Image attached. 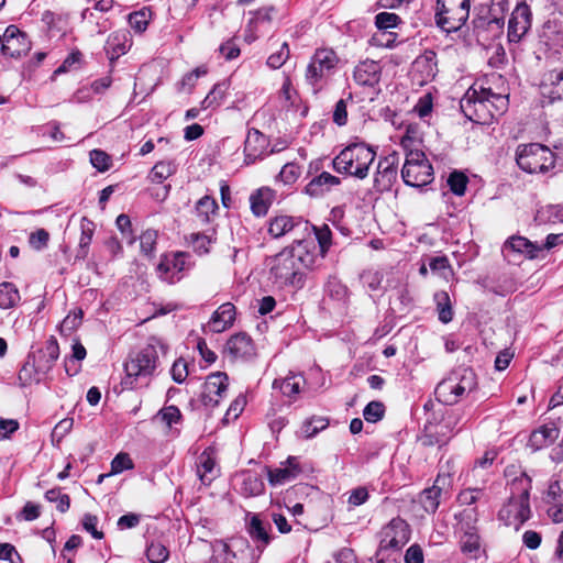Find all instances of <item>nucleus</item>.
Masks as SVG:
<instances>
[{
	"label": "nucleus",
	"instance_id": "2",
	"mask_svg": "<svg viewBox=\"0 0 563 563\" xmlns=\"http://www.w3.org/2000/svg\"><path fill=\"white\" fill-rule=\"evenodd\" d=\"M157 341L152 340L139 352L129 356L124 364L125 377L122 379L123 388L134 389L147 385L158 365Z\"/></svg>",
	"mask_w": 563,
	"mask_h": 563
},
{
	"label": "nucleus",
	"instance_id": "57",
	"mask_svg": "<svg viewBox=\"0 0 563 563\" xmlns=\"http://www.w3.org/2000/svg\"><path fill=\"white\" fill-rule=\"evenodd\" d=\"M233 558H235V554L225 542L219 541L216 543L213 563H232Z\"/></svg>",
	"mask_w": 563,
	"mask_h": 563
},
{
	"label": "nucleus",
	"instance_id": "50",
	"mask_svg": "<svg viewBox=\"0 0 563 563\" xmlns=\"http://www.w3.org/2000/svg\"><path fill=\"white\" fill-rule=\"evenodd\" d=\"M227 91V87L224 84H217L213 86L211 91L206 96V98L201 102V107L203 109H208L214 106H218L220 101L223 99Z\"/></svg>",
	"mask_w": 563,
	"mask_h": 563
},
{
	"label": "nucleus",
	"instance_id": "13",
	"mask_svg": "<svg viewBox=\"0 0 563 563\" xmlns=\"http://www.w3.org/2000/svg\"><path fill=\"white\" fill-rule=\"evenodd\" d=\"M399 154L393 152L379 159L374 178V186L378 191L389 190L397 179Z\"/></svg>",
	"mask_w": 563,
	"mask_h": 563
},
{
	"label": "nucleus",
	"instance_id": "11",
	"mask_svg": "<svg viewBox=\"0 0 563 563\" xmlns=\"http://www.w3.org/2000/svg\"><path fill=\"white\" fill-rule=\"evenodd\" d=\"M336 63L338 57L332 49H317L306 70L308 84L312 87L319 86L323 79L330 76Z\"/></svg>",
	"mask_w": 563,
	"mask_h": 563
},
{
	"label": "nucleus",
	"instance_id": "12",
	"mask_svg": "<svg viewBox=\"0 0 563 563\" xmlns=\"http://www.w3.org/2000/svg\"><path fill=\"white\" fill-rule=\"evenodd\" d=\"M31 49L27 35L15 25H9L3 33L1 53L11 58H19Z\"/></svg>",
	"mask_w": 563,
	"mask_h": 563
},
{
	"label": "nucleus",
	"instance_id": "8",
	"mask_svg": "<svg viewBox=\"0 0 563 563\" xmlns=\"http://www.w3.org/2000/svg\"><path fill=\"white\" fill-rule=\"evenodd\" d=\"M487 100L485 88L477 89L473 86L461 99L460 107L468 120L478 124H489L495 118V112Z\"/></svg>",
	"mask_w": 563,
	"mask_h": 563
},
{
	"label": "nucleus",
	"instance_id": "22",
	"mask_svg": "<svg viewBox=\"0 0 563 563\" xmlns=\"http://www.w3.org/2000/svg\"><path fill=\"white\" fill-rule=\"evenodd\" d=\"M227 351L233 358H249L255 355L253 341L245 333L232 335L227 342Z\"/></svg>",
	"mask_w": 563,
	"mask_h": 563
},
{
	"label": "nucleus",
	"instance_id": "30",
	"mask_svg": "<svg viewBox=\"0 0 563 563\" xmlns=\"http://www.w3.org/2000/svg\"><path fill=\"white\" fill-rule=\"evenodd\" d=\"M558 437L559 429L554 424L543 426L531 433L529 442L534 449H541L553 443Z\"/></svg>",
	"mask_w": 563,
	"mask_h": 563
},
{
	"label": "nucleus",
	"instance_id": "20",
	"mask_svg": "<svg viewBox=\"0 0 563 563\" xmlns=\"http://www.w3.org/2000/svg\"><path fill=\"white\" fill-rule=\"evenodd\" d=\"M450 484V476L439 474L434 481V484L426 488L420 494V503L423 509L429 514H434L440 505L441 496L446 486Z\"/></svg>",
	"mask_w": 563,
	"mask_h": 563
},
{
	"label": "nucleus",
	"instance_id": "59",
	"mask_svg": "<svg viewBox=\"0 0 563 563\" xmlns=\"http://www.w3.org/2000/svg\"><path fill=\"white\" fill-rule=\"evenodd\" d=\"M162 421H164L168 427H172L174 423H178L181 420V412L176 406H166L162 408L158 413Z\"/></svg>",
	"mask_w": 563,
	"mask_h": 563
},
{
	"label": "nucleus",
	"instance_id": "55",
	"mask_svg": "<svg viewBox=\"0 0 563 563\" xmlns=\"http://www.w3.org/2000/svg\"><path fill=\"white\" fill-rule=\"evenodd\" d=\"M361 282L371 290L380 289L383 283V274L378 271L367 269L361 274Z\"/></svg>",
	"mask_w": 563,
	"mask_h": 563
},
{
	"label": "nucleus",
	"instance_id": "6",
	"mask_svg": "<svg viewBox=\"0 0 563 563\" xmlns=\"http://www.w3.org/2000/svg\"><path fill=\"white\" fill-rule=\"evenodd\" d=\"M470 0H437L434 20L444 32L459 31L470 16Z\"/></svg>",
	"mask_w": 563,
	"mask_h": 563
},
{
	"label": "nucleus",
	"instance_id": "56",
	"mask_svg": "<svg viewBox=\"0 0 563 563\" xmlns=\"http://www.w3.org/2000/svg\"><path fill=\"white\" fill-rule=\"evenodd\" d=\"M467 181V177L459 172H453L448 179L451 191L457 196L464 195Z\"/></svg>",
	"mask_w": 563,
	"mask_h": 563
},
{
	"label": "nucleus",
	"instance_id": "39",
	"mask_svg": "<svg viewBox=\"0 0 563 563\" xmlns=\"http://www.w3.org/2000/svg\"><path fill=\"white\" fill-rule=\"evenodd\" d=\"M218 210V203L214 198L205 196L196 203V212L200 220L205 223L210 221V217Z\"/></svg>",
	"mask_w": 563,
	"mask_h": 563
},
{
	"label": "nucleus",
	"instance_id": "23",
	"mask_svg": "<svg viewBox=\"0 0 563 563\" xmlns=\"http://www.w3.org/2000/svg\"><path fill=\"white\" fill-rule=\"evenodd\" d=\"M235 319V306L231 302L221 305L212 314L209 325L212 331L220 333L233 324Z\"/></svg>",
	"mask_w": 563,
	"mask_h": 563
},
{
	"label": "nucleus",
	"instance_id": "60",
	"mask_svg": "<svg viewBox=\"0 0 563 563\" xmlns=\"http://www.w3.org/2000/svg\"><path fill=\"white\" fill-rule=\"evenodd\" d=\"M157 232L155 230H146L140 236L141 251L145 255H151L155 249Z\"/></svg>",
	"mask_w": 563,
	"mask_h": 563
},
{
	"label": "nucleus",
	"instance_id": "18",
	"mask_svg": "<svg viewBox=\"0 0 563 563\" xmlns=\"http://www.w3.org/2000/svg\"><path fill=\"white\" fill-rule=\"evenodd\" d=\"M59 356V345L54 336H51L44 347L29 354V357L35 363L37 372L46 375L55 365Z\"/></svg>",
	"mask_w": 563,
	"mask_h": 563
},
{
	"label": "nucleus",
	"instance_id": "33",
	"mask_svg": "<svg viewBox=\"0 0 563 563\" xmlns=\"http://www.w3.org/2000/svg\"><path fill=\"white\" fill-rule=\"evenodd\" d=\"M265 489L263 479L251 473L243 474L240 492L245 497H254L261 495Z\"/></svg>",
	"mask_w": 563,
	"mask_h": 563
},
{
	"label": "nucleus",
	"instance_id": "1",
	"mask_svg": "<svg viewBox=\"0 0 563 563\" xmlns=\"http://www.w3.org/2000/svg\"><path fill=\"white\" fill-rule=\"evenodd\" d=\"M317 256L303 240H295L290 246L276 254L272 261L271 277L279 287L301 289L306 283L305 271L314 268Z\"/></svg>",
	"mask_w": 563,
	"mask_h": 563
},
{
	"label": "nucleus",
	"instance_id": "31",
	"mask_svg": "<svg viewBox=\"0 0 563 563\" xmlns=\"http://www.w3.org/2000/svg\"><path fill=\"white\" fill-rule=\"evenodd\" d=\"M543 88H549L548 92L552 100L563 99V68L553 69L545 74Z\"/></svg>",
	"mask_w": 563,
	"mask_h": 563
},
{
	"label": "nucleus",
	"instance_id": "52",
	"mask_svg": "<svg viewBox=\"0 0 563 563\" xmlns=\"http://www.w3.org/2000/svg\"><path fill=\"white\" fill-rule=\"evenodd\" d=\"M189 242L196 253L205 255L209 253V246L211 245L212 240L203 233H191L189 235Z\"/></svg>",
	"mask_w": 563,
	"mask_h": 563
},
{
	"label": "nucleus",
	"instance_id": "14",
	"mask_svg": "<svg viewBox=\"0 0 563 563\" xmlns=\"http://www.w3.org/2000/svg\"><path fill=\"white\" fill-rule=\"evenodd\" d=\"M532 14L526 2H520L514 9L508 22V38L518 43L531 27Z\"/></svg>",
	"mask_w": 563,
	"mask_h": 563
},
{
	"label": "nucleus",
	"instance_id": "26",
	"mask_svg": "<svg viewBox=\"0 0 563 563\" xmlns=\"http://www.w3.org/2000/svg\"><path fill=\"white\" fill-rule=\"evenodd\" d=\"M379 65L374 60H364L354 69V79L358 85L373 86L378 81Z\"/></svg>",
	"mask_w": 563,
	"mask_h": 563
},
{
	"label": "nucleus",
	"instance_id": "36",
	"mask_svg": "<svg viewBox=\"0 0 563 563\" xmlns=\"http://www.w3.org/2000/svg\"><path fill=\"white\" fill-rule=\"evenodd\" d=\"M43 376L37 372L35 363L27 356L18 375L19 386L26 387L32 383H40Z\"/></svg>",
	"mask_w": 563,
	"mask_h": 563
},
{
	"label": "nucleus",
	"instance_id": "29",
	"mask_svg": "<svg viewBox=\"0 0 563 563\" xmlns=\"http://www.w3.org/2000/svg\"><path fill=\"white\" fill-rule=\"evenodd\" d=\"M305 384L306 379L302 374L290 372L284 379H275L273 388L280 389L287 397H295L301 391Z\"/></svg>",
	"mask_w": 563,
	"mask_h": 563
},
{
	"label": "nucleus",
	"instance_id": "16",
	"mask_svg": "<svg viewBox=\"0 0 563 563\" xmlns=\"http://www.w3.org/2000/svg\"><path fill=\"white\" fill-rule=\"evenodd\" d=\"M503 254L506 258L511 261L517 255H522L529 260L537 258L539 253L542 252V247L532 243L525 236L514 235L510 236L503 245Z\"/></svg>",
	"mask_w": 563,
	"mask_h": 563
},
{
	"label": "nucleus",
	"instance_id": "28",
	"mask_svg": "<svg viewBox=\"0 0 563 563\" xmlns=\"http://www.w3.org/2000/svg\"><path fill=\"white\" fill-rule=\"evenodd\" d=\"M129 48L128 33L124 31L112 33L106 42V52L111 63L124 55Z\"/></svg>",
	"mask_w": 563,
	"mask_h": 563
},
{
	"label": "nucleus",
	"instance_id": "19",
	"mask_svg": "<svg viewBox=\"0 0 563 563\" xmlns=\"http://www.w3.org/2000/svg\"><path fill=\"white\" fill-rule=\"evenodd\" d=\"M508 9V0H492L485 16H478L473 20L474 29L496 27L500 30L504 26L505 12Z\"/></svg>",
	"mask_w": 563,
	"mask_h": 563
},
{
	"label": "nucleus",
	"instance_id": "51",
	"mask_svg": "<svg viewBox=\"0 0 563 563\" xmlns=\"http://www.w3.org/2000/svg\"><path fill=\"white\" fill-rule=\"evenodd\" d=\"M385 413V407L380 401H371L366 405L363 410L364 419L367 422L375 423L383 419Z\"/></svg>",
	"mask_w": 563,
	"mask_h": 563
},
{
	"label": "nucleus",
	"instance_id": "24",
	"mask_svg": "<svg viewBox=\"0 0 563 563\" xmlns=\"http://www.w3.org/2000/svg\"><path fill=\"white\" fill-rule=\"evenodd\" d=\"M301 225H307V223L302 222L301 218L280 214L276 216L269 221L268 233L273 238L278 239Z\"/></svg>",
	"mask_w": 563,
	"mask_h": 563
},
{
	"label": "nucleus",
	"instance_id": "41",
	"mask_svg": "<svg viewBox=\"0 0 563 563\" xmlns=\"http://www.w3.org/2000/svg\"><path fill=\"white\" fill-rule=\"evenodd\" d=\"M168 556V549L159 541H152L146 548V558L151 563H164Z\"/></svg>",
	"mask_w": 563,
	"mask_h": 563
},
{
	"label": "nucleus",
	"instance_id": "58",
	"mask_svg": "<svg viewBox=\"0 0 563 563\" xmlns=\"http://www.w3.org/2000/svg\"><path fill=\"white\" fill-rule=\"evenodd\" d=\"M400 18L390 12H380L375 16V24L378 30H388L398 25Z\"/></svg>",
	"mask_w": 563,
	"mask_h": 563
},
{
	"label": "nucleus",
	"instance_id": "44",
	"mask_svg": "<svg viewBox=\"0 0 563 563\" xmlns=\"http://www.w3.org/2000/svg\"><path fill=\"white\" fill-rule=\"evenodd\" d=\"M151 11L142 9L129 14V24L137 33H143L150 22Z\"/></svg>",
	"mask_w": 563,
	"mask_h": 563
},
{
	"label": "nucleus",
	"instance_id": "54",
	"mask_svg": "<svg viewBox=\"0 0 563 563\" xmlns=\"http://www.w3.org/2000/svg\"><path fill=\"white\" fill-rule=\"evenodd\" d=\"M90 163L99 172H107L111 167V157L101 150H92L89 154Z\"/></svg>",
	"mask_w": 563,
	"mask_h": 563
},
{
	"label": "nucleus",
	"instance_id": "4",
	"mask_svg": "<svg viewBox=\"0 0 563 563\" xmlns=\"http://www.w3.org/2000/svg\"><path fill=\"white\" fill-rule=\"evenodd\" d=\"M376 152L365 143H353L343 148L333 159V168L340 174H346L358 179L368 176V170L375 161Z\"/></svg>",
	"mask_w": 563,
	"mask_h": 563
},
{
	"label": "nucleus",
	"instance_id": "53",
	"mask_svg": "<svg viewBox=\"0 0 563 563\" xmlns=\"http://www.w3.org/2000/svg\"><path fill=\"white\" fill-rule=\"evenodd\" d=\"M397 34L387 32L386 30H378L369 40V44L375 47H393Z\"/></svg>",
	"mask_w": 563,
	"mask_h": 563
},
{
	"label": "nucleus",
	"instance_id": "47",
	"mask_svg": "<svg viewBox=\"0 0 563 563\" xmlns=\"http://www.w3.org/2000/svg\"><path fill=\"white\" fill-rule=\"evenodd\" d=\"M487 102L492 106L495 117L501 115L508 106V98L501 93H495L490 88H485Z\"/></svg>",
	"mask_w": 563,
	"mask_h": 563
},
{
	"label": "nucleus",
	"instance_id": "27",
	"mask_svg": "<svg viewBox=\"0 0 563 563\" xmlns=\"http://www.w3.org/2000/svg\"><path fill=\"white\" fill-rule=\"evenodd\" d=\"M274 198L275 191L272 188L262 187L257 189L250 197L252 212L256 217L265 216Z\"/></svg>",
	"mask_w": 563,
	"mask_h": 563
},
{
	"label": "nucleus",
	"instance_id": "35",
	"mask_svg": "<svg viewBox=\"0 0 563 563\" xmlns=\"http://www.w3.org/2000/svg\"><path fill=\"white\" fill-rule=\"evenodd\" d=\"M21 300L19 289L13 283L3 282L0 284V309H11Z\"/></svg>",
	"mask_w": 563,
	"mask_h": 563
},
{
	"label": "nucleus",
	"instance_id": "9",
	"mask_svg": "<svg viewBox=\"0 0 563 563\" xmlns=\"http://www.w3.org/2000/svg\"><path fill=\"white\" fill-rule=\"evenodd\" d=\"M401 177L404 183L411 187L426 186L433 180V168L422 151L407 153Z\"/></svg>",
	"mask_w": 563,
	"mask_h": 563
},
{
	"label": "nucleus",
	"instance_id": "37",
	"mask_svg": "<svg viewBox=\"0 0 563 563\" xmlns=\"http://www.w3.org/2000/svg\"><path fill=\"white\" fill-rule=\"evenodd\" d=\"M247 532L253 541L262 542L263 545H267L271 541V537L263 521L258 515H252L247 523Z\"/></svg>",
	"mask_w": 563,
	"mask_h": 563
},
{
	"label": "nucleus",
	"instance_id": "46",
	"mask_svg": "<svg viewBox=\"0 0 563 563\" xmlns=\"http://www.w3.org/2000/svg\"><path fill=\"white\" fill-rule=\"evenodd\" d=\"M300 176V167L295 163H287L276 177V181L284 185H292Z\"/></svg>",
	"mask_w": 563,
	"mask_h": 563
},
{
	"label": "nucleus",
	"instance_id": "42",
	"mask_svg": "<svg viewBox=\"0 0 563 563\" xmlns=\"http://www.w3.org/2000/svg\"><path fill=\"white\" fill-rule=\"evenodd\" d=\"M176 172V166L172 162L161 161L154 165L151 172V179L154 183H162Z\"/></svg>",
	"mask_w": 563,
	"mask_h": 563
},
{
	"label": "nucleus",
	"instance_id": "7",
	"mask_svg": "<svg viewBox=\"0 0 563 563\" xmlns=\"http://www.w3.org/2000/svg\"><path fill=\"white\" fill-rule=\"evenodd\" d=\"M518 166L530 174L544 173L554 167V153L539 143L520 145L517 150Z\"/></svg>",
	"mask_w": 563,
	"mask_h": 563
},
{
	"label": "nucleus",
	"instance_id": "21",
	"mask_svg": "<svg viewBox=\"0 0 563 563\" xmlns=\"http://www.w3.org/2000/svg\"><path fill=\"white\" fill-rule=\"evenodd\" d=\"M267 146L268 141L262 132L256 129L249 130L244 142L245 163L253 164L262 158L266 153Z\"/></svg>",
	"mask_w": 563,
	"mask_h": 563
},
{
	"label": "nucleus",
	"instance_id": "32",
	"mask_svg": "<svg viewBox=\"0 0 563 563\" xmlns=\"http://www.w3.org/2000/svg\"><path fill=\"white\" fill-rule=\"evenodd\" d=\"M216 462L208 452H202L198 457L197 475L205 485H209L216 477Z\"/></svg>",
	"mask_w": 563,
	"mask_h": 563
},
{
	"label": "nucleus",
	"instance_id": "43",
	"mask_svg": "<svg viewBox=\"0 0 563 563\" xmlns=\"http://www.w3.org/2000/svg\"><path fill=\"white\" fill-rule=\"evenodd\" d=\"M329 426V420L323 417H313L306 421L301 427V432L305 438L309 439L314 437L320 431Z\"/></svg>",
	"mask_w": 563,
	"mask_h": 563
},
{
	"label": "nucleus",
	"instance_id": "45",
	"mask_svg": "<svg viewBox=\"0 0 563 563\" xmlns=\"http://www.w3.org/2000/svg\"><path fill=\"white\" fill-rule=\"evenodd\" d=\"M313 231L320 246L321 256L324 257L332 244V232L328 224L313 227Z\"/></svg>",
	"mask_w": 563,
	"mask_h": 563
},
{
	"label": "nucleus",
	"instance_id": "34",
	"mask_svg": "<svg viewBox=\"0 0 563 563\" xmlns=\"http://www.w3.org/2000/svg\"><path fill=\"white\" fill-rule=\"evenodd\" d=\"M80 231L79 249L76 257L85 260L88 255L89 245L93 236L95 223L87 218H82L80 220Z\"/></svg>",
	"mask_w": 563,
	"mask_h": 563
},
{
	"label": "nucleus",
	"instance_id": "5",
	"mask_svg": "<svg viewBox=\"0 0 563 563\" xmlns=\"http://www.w3.org/2000/svg\"><path fill=\"white\" fill-rule=\"evenodd\" d=\"M476 374L472 368L459 367L440 382L435 388L437 398L445 405L456 404L464 395L476 388Z\"/></svg>",
	"mask_w": 563,
	"mask_h": 563
},
{
	"label": "nucleus",
	"instance_id": "62",
	"mask_svg": "<svg viewBox=\"0 0 563 563\" xmlns=\"http://www.w3.org/2000/svg\"><path fill=\"white\" fill-rule=\"evenodd\" d=\"M133 462L128 453H119L111 462V473L119 474L133 468Z\"/></svg>",
	"mask_w": 563,
	"mask_h": 563
},
{
	"label": "nucleus",
	"instance_id": "3",
	"mask_svg": "<svg viewBox=\"0 0 563 563\" xmlns=\"http://www.w3.org/2000/svg\"><path fill=\"white\" fill-rule=\"evenodd\" d=\"M531 479L522 474L510 484L508 503L499 510L498 517L506 526L518 529L530 518L529 492Z\"/></svg>",
	"mask_w": 563,
	"mask_h": 563
},
{
	"label": "nucleus",
	"instance_id": "25",
	"mask_svg": "<svg viewBox=\"0 0 563 563\" xmlns=\"http://www.w3.org/2000/svg\"><path fill=\"white\" fill-rule=\"evenodd\" d=\"M341 183L340 178L331 175L328 172H322L319 176L311 179L306 186L305 191L311 197H320L331 187L338 186Z\"/></svg>",
	"mask_w": 563,
	"mask_h": 563
},
{
	"label": "nucleus",
	"instance_id": "63",
	"mask_svg": "<svg viewBox=\"0 0 563 563\" xmlns=\"http://www.w3.org/2000/svg\"><path fill=\"white\" fill-rule=\"evenodd\" d=\"M170 374L175 383H184L188 376V368L185 360H176L172 366Z\"/></svg>",
	"mask_w": 563,
	"mask_h": 563
},
{
	"label": "nucleus",
	"instance_id": "48",
	"mask_svg": "<svg viewBox=\"0 0 563 563\" xmlns=\"http://www.w3.org/2000/svg\"><path fill=\"white\" fill-rule=\"evenodd\" d=\"M45 498L49 503H56L60 512H66L70 506V498L67 494H63L59 488H53L46 492Z\"/></svg>",
	"mask_w": 563,
	"mask_h": 563
},
{
	"label": "nucleus",
	"instance_id": "17",
	"mask_svg": "<svg viewBox=\"0 0 563 563\" xmlns=\"http://www.w3.org/2000/svg\"><path fill=\"white\" fill-rule=\"evenodd\" d=\"M301 472L302 468L299 464L298 457L289 456L285 462H282L278 467H268L267 477L272 486H280L296 479Z\"/></svg>",
	"mask_w": 563,
	"mask_h": 563
},
{
	"label": "nucleus",
	"instance_id": "15",
	"mask_svg": "<svg viewBox=\"0 0 563 563\" xmlns=\"http://www.w3.org/2000/svg\"><path fill=\"white\" fill-rule=\"evenodd\" d=\"M228 380V375L223 372H216L207 377L201 393V401L205 406L213 408L219 405L227 391Z\"/></svg>",
	"mask_w": 563,
	"mask_h": 563
},
{
	"label": "nucleus",
	"instance_id": "61",
	"mask_svg": "<svg viewBox=\"0 0 563 563\" xmlns=\"http://www.w3.org/2000/svg\"><path fill=\"white\" fill-rule=\"evenodd\" d=\"M49 240V233L45 229H38L32 232L29 236V243L31 247L36 251H41L47 246Z\"/></svg>",
	"mask_w": 563,
	"mask_h": 563
},
{
	"label": "nucleus",
	"instance_id": "64",
	"mask_svg": "<svg viewBox=\"0 0 563 563\" xmlns=\"http://www.w3.org/2000/svg\"><path fill=\"white\" fill-rule=\"evenodd\" d=\"M547 498L552 501L563 500V476H558L550 483Z\"/></svg>",
	"mask_w": 563,
	"mask_h": 563
},
{
	"label": "nucleus",
	"instance_id": "38",
	"mask_svg": "<svg viewBox=\"0 0 563 563\" xmlns=\"http://www.w3.org/2000/svg\"><path fill=\"white\" fill-rule=\"evenodd\" d=\"M434 301L437 303L439 320L442 323H449L453 319V310L449 294L446 291L435 292Z\"/></svg>",
	"mask_w": 563,
	"mask_h": 563
},
{
	"label": "nucleus",
	"instance_id": "10",
	"mask_svg": "<svg viewBox=\"0 0 563 563\" xmlns=\"http://www.w3.org/2000/svg\"><path fill=\"white\" fill-rule=\"evenodd\" d=\"M378 554L383 551L400 550L410 539L409 525L401 518H393L379 532Z\"/></svg>",
	"mask_w": 563,
	"mask_h": 563
},
{
	"label": "nucleus",
	"instance_id": "40",
	"mask_svg": "<svg viewBox=\"0 0 563 563\" xmlns=\"http://www.w3.org/2000/svg\"><path fill=\"white\" fill-rule=\"evenodd\" d=\"M479 536L471 528L468 531H465L462 541H461V550L470 554L472 558H477L479 552Z\"/></svg>",
	"mask_w": 563,
	"mask_h": 563
},
{
	"label": "nucleus",
	"instance_id": "49",
	"mask_svg": "<svg viewBox=\"0 0 563 563\" xmlns=\"http://www.w3.org/2000/svg\"><path fill=\"white\" fill-rule=\"evenodd\" d=\"M290 49L286 42L280 45V48L272 53L267 58V65L273 69L280 68L289 58Z\"/></svg>",
	"mask_w": 563,
	"mask_h": 563
}]
</instances>
